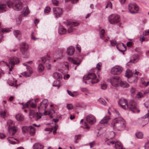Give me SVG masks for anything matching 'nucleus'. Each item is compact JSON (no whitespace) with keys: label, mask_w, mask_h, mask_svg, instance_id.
I'll return each instance as SVG.
<instances>
[{"label":"nucleus","mask_w":149,"mask_h":149,"mask_svg":"<svg viewBox=\"0 0 149 149\" xmlns=\"http://www.w3.org/2000/svg\"><path fill=\"white\" fill-rule=\"evenodd\" d=\"M125 120L121 117H118L113 119L111 124V126L114 130L122 131L126 127Z\"/></svg>","instance_id":"f03ea898"},{"label":"nucleus","mask_w":149,"mask_h":149,"mask_svg":"<svg viewBox=\"0 0 149 149\" xmlns=\"http://www.w3.org/2000/svg\"><path fill=\"white\" fill-rule=\"evenodd\" d=\"M53 76L56 79L58 80L62 78V77L61 74L57 72H55L54 73Z\"/></svg>","instance_id":"473e14b6"},{"label":"nucleus","mask_w":149,"mask_h":149,"mask_svg":"<svg viewBox=\"0 0 149 149\" xmlns=\"http://www.w3.org/2000/svg\"><path fill=\"white\" fill-rule=\"evenodd\" d=\"M15 118L17 121L20 122L23 121L24 119V118L23 115L20 113L17 114L15 116Z\"/></svg>","instance_id":"393cba45"},{"label":"nucleus","mask_w":149,"mask_h":149,"mask_svg":"<svg viewBox=\"0 0 149 149\" xmlns=\"http://www.w3.org/2000/svg\"><path fill=\"white\" fill-rule=\"evenodd\" d=\"M33 100H29L26 103L23 105V106L22 109H24L28 107L29 105H30L31 107L32 108H36V105L32 102Z\"/></svg>","instance_id":"dca6fc26"},{"label":"nucleus","mask_w":149,"mask_h":149,"mask_svg":"<svg viewBox=\"0 0 149 149\" xmlns=\"http://www.w3.org/2000/svg\"><path fill=\"white\" fill-rule=\"evenodd\" d=\"M67 91L68 94L70 96L72 97H74L75 96L74 94L70 91H69L68 90H67Z\"/></svg>","instance_id":"69168bd1"},{"label":"nucleus","mask_w":149,"mask_h":149,"mask_svg":"<svg viewBox=\"0 0 149 149\" xmlns=\"http://www.w3.org/2000/svg\"><path fill=\"white\" fill-rule=\"evenodd\" d=\"M43 146L39 143H36L33 147V149H43Z\"/></svg>","instance_id":"b1692460"},{"label":"nucleus","mask_w":149,"mask_h":149,"mask_svg":"<svg viewBox=\"0 0 149 149\" xmlns=\"http://www.w3.org/2000/svg\"><path fill=\"white\" fill-rule=\"evenodd\" d=\"M129 108L130 110L132 111L134 113H138L139 112V110L136 109V103L133 101H131L129 103Z\"/></svg>","instance_id":"9b49d317"},{"label":"nucleus","mask_w":149,"mask_h":149,"mask_svg":"<svg viewBox=\"0 0 149 149\" xmlns=\"http://www.w3.org/2000/svg\"><path fill=\"white\" fill-rule=\"evenodd\" d=\"M13 61V60L10 59L9 61V64L11 65V67L10 68V65H8V66H9V71H12L13 69V67L14 65L15 64H17V63L16 62H15L14 61Z\"/></svg>","instance_id":"cd10ccee"},{"label":"nucleus","mask_w":149,"mask_h":149,"mask_svg":"<svg viewBox=\"0 0 149 149\" xmlns=\"http://www.w3.org/2000/svg\"><path fill=\"white\" fill-rule=\"evenodd\" d=\"M136 137L139 139H142L143 136V134L141 132H138L136 133Z\"/></svg>","instance_id":"58836bf2"},{"label":"nucleus","mask_w":149,"mask_h":149,"mask_svg":"<svg viewBox=\"0 0 149 149\" xmlns=\"http://www.w3.org/2000/svg\"><path fill=\"white\" fill-rule=\"evenodd\" d=\"M51 9L49 7L47 6L45 7L44 10V12L45 13H48L50 12Z\"/></svg>","instance_id":"603ef678"},{"label":"nucleus","mask_w":149,"mask_h":149,"mask_svg":"<svg viewBox=\"0 0 149 149\" xmlns=\"http://www.w3.org/2000/svg\"><path fill=\"white\" fill-rule=\"evenodd\" d=\"M6 137V135L3 133H0V139H2Z\"/></svg>","instance_id":"0e129e2a"},{"label":"nucleus","mask_w":149,"mask_h":149,"mask_svg":"<svg viewBox=\"0 0 149 149\" xmlns=\"http://www.w3.org/2000/svg\"><path fill=\"white\" fill-rule=\"evenodd\" d=\"M84 80L91 79V82L92 84H95L98 82L99 80L96 79L95 74L93 73H88L87 74L84 76Z\"/></svg>","instance_id":"7ed1b4c3"},{"label":"nucleus","mask_w":149,"mask_h":149,"mask_svg":"<svg viewBox=\"0 0 149 149\" xmlns=\"http://www.w3.org/2000/svg\"><path fill=\"white\" fill-rule=\"evenodd\" d=\"M143 34L145 36L149 35V30L148 29L144 31L143 32Z\"/></svg>","instance_id":"4d7b16f0"},{"label":"nucleus","mask_w":149,"mask_h":149,"mask_svg":"<svg viewBox=\"0 0 149 149\" xmlns=\"http://www.w3.org/2000/svg\"><path fill=\"white\" fill-rule=\"evenodd\" d=\"M49 60L50 58L48 56H44L41 58L42 62L45 64L48 63L49 62Z\"/></svg>","instance_id":"bb28decb"},{"label":"nucleus","mask_w":149,"mask_h":149,"mask_svg":"<svg viewBox=\"0 0 149 149\" xmlns=\"http://www.w3.org/2000/svg\"><path fill=\"white\" fill-rule=\"evenodd\" d=\"M144 105L146 108H148L149 105V100L146 102L144 104Z\"/></svg>","instance_id":"774afa93"},{"label":"nucleus","mask_w":149,"mask_h":149,"mask_svg":"<svg viewBox=\"0 0 149 149\" xmlns=\"http://www.w3.org/2000/svg\"><path fill=\"white\" fill-rule=\"evenodd\" d=\"M8 140L10 143L12 144L18 143V140L13 137H9L8 138Z\"/></svg>","instance_id":"5701e85b"},{"label":"nucleus","mask_w":149,"mask_h":149,"mask_svg":"<svg viewBox=\"0 0 149 149\" xmlns=\"http://www.w3.org/2000/svg\"><path fill=\"white\" fill-rule=\"evenodd\" d=\"M119 86L123 88H127L129 87V85L127 82L123 81L121 79V81L120 82Z\"/></svg>","instance_id":"c756f323"},{"label":"nucleus","mask_w":149,"mask_h":149,"mask_svg":"<svg viewBox=\"0 0 149 149\" xmlns=\"http://www.w3.org/2000/svg\"><path fill=\"white\" fill-rule=\"evenodd\" d=\"M111 45L113 46H114L115 45H116V47L117 49H118L119 51L121 52H123L125 51V50H122L120 49L118 47V45H117V42L116 41L114 40H112L111 41Z\"/></svg>","instance_id":"72a5a7b5"},{"label":"nucleus","mask_w":149,"mask_h":149,"mask_svg":"<svg viewBox=\"0 0 149 149\" xmlns=\"http://www.w3.org/2000/svg\"><path fill=\"white\" fill-rule=\"evenodd\" d=\"M13 34L16 37L19 38L21 36V33L20 31L16 30L14 31Z\"/></svg>","instance_id":"2f4dec72"},{"label":"nucleus","mask_w":149,"mask_h":149,"mask_svg":"<svg viewBox=\"0 0 149 149\" xmlns=\"http://www.w3.org/2000/svg\"><path fill=\"white\" fill-rule=\"evenodd\" d=\"M27 69L26 71L22 73V74L26 77H30L33 72L30 66H27L26 67Z\"/></svg>","instance_id":"ddd939ff"},{"label":"nucleus","mask_w":149,"mask_h":149,"mask_svg":"<svg viewBox=\"0 0 149 149\" xmlns=\"http://www.w3.org/2000/svg\"><path fill=\"white\" fill-rule=\"evenodd\" d=\"M65 23L66 25L68 27V33H71L74 30L73 26H76L79 25V23L77 22H72L70 21H67Z\"/></svg>","instance_id":"39448f33"},{"label":"nucleus","mask_w":149,"mask_h":149,"mask_svg":"<svg viewBox=\"0 0 149 149\" xmlns=\"http://www.w3.org/2000/svg\"><path fill=\"white\" fill-rule=\"evenodd\" d=\"M95 144V141H93L89 143V145H90V148H92Z\"/></svg>","instance_id":"338daca9"},{"label":"nucleus","mask_w":149,"mask_h":149,"mask_svg":"<svg viewBox=\"0 0 149 149\" xmlns=\"http://www.w3.org/2000/svg\"><path fill=\"white\" fill-rule=\"evenodd\" d=\"M102 65V63L100 62L97 63L96 67L97 68L98 70H100V67Z\"/></svg>","instance_id":"680f3d73"},{"label":"nucleus","mask_w":149,"mask_h":149,"mask_svg":"<svg viewBox=\"0 0 149 149\" xmlns=\"http://www.w3.org/2000/svg\"><path fill=\"white\" fill-rule=\"evenodd\" d=\"M7 112L6 111H2L0 113V116L1 117L3 118H4L6 115Z\"/></svg>","instance_id":"09e8293b"},{"label":"nucleus","mask_w":149,"mask_h":149,"mask_svg":"<svg viewBox=\"0 0 149 149\" xmlns=\"http://www.w3.org/2000/svg\"><path fill=\"white\" fill-rule=\"evenodd\" d=\"M109 23L111 24H116L120 21V16L116 14H112L108 17Z\"/></svg>","instance_id":"20e7f679"},{"label":"nucleus","mask_w":149,"mask_h":149,"mask_svg":"<svg viewBox=\"0 0 149 149\" xmlns=\"http://www.w3.org/2000/svg\"><path fill=\"white\" fill-rule=\"evenodd\" d=\"M128 9L130 12L132 14L137 13L139 10L138 6L134 3L129 4Z\"/></svg>","instance_id":"0eeeda50"},{"label":"nucleus","mask_w":149,"mask_h":149,"mask_svg":"<svg viewBox=\"0 0 149 149\" xmlns=\"http://www.w3.org/2000/svg\"><path fill=\"white\" fill-rule=\"evenodd\" d=\"M112 5L111 3V2H110V3H109L107 4V5L105 7V8H112Z\"/></svg>","instance_id":"bf43d9fd"},{"label":"nucleus","mask_w":149,"mask_h":149,"mask_svg":"<svg viewBox=\"0 0 149 149\" xmlns=\"http://www.w3.org/2000/svg\"><path fill=\"white\" fill-rule=\"evenodd\" d=\"M7 10L6 6L4 4L0 5V12H3Z\"/></svg>","instance_id":"4c0bfd02"},{"label":"nucleus","mask_w":149,"mask_h":149,"mask_svg":"<svg viewBox=\"0 0 149 149\" xmlns=\"http://www.w3.org/2000/svg\"><path fill=\"white\" fill-rule=\"evenodd\" d=\"M29 48L28 45L26 43H23L20 46V51L23 54L26 53Z\"/></svg>","instance_id":"2eb2a0df"},{"label":"nucleus","mask_w":149,"mask_h":149,"mask_svg":"<svg viewBox=\"0 0 149 149\" xmlns=\"http://www.w3.org/2000/svg\"><path fill=\"white\" fill-rule=\"evenodd\" d=\"M46 65V67L47 69L50 70L51 68V65L49 63V62Z\"/></svg>","instance_id":"e2e57ef3"},{"label":"nucleus","mask_w":149,"mask_h":149,"mask_svg":"<svg viewBox=\"0 0 149 149\" xmlns=\"http://www.w3.org/2000/svg\"><path fill=\"white\" fill-rule=\"evenodd\" d=\"M86 120L88 122L91 124H93L96 122L95 117L92 115H89L86 117Z\"/></svg>","instance_id":"4468645a"},{"label":"nucleus","mask_w":149,"mask_h":149,"mask_svg":"<svg viewBox=\"0 0 149 149\" xmlns=\"http://www.w3.org/2000/svg\"><path fill=\"white\" fill-rule=\"evenodd\" d=\"M132 73L131 70L128 69L127 70L125 73V77L128 78H130L132 76Z\"/></svg>","instance_id":"c9c22d12"},{"label":"nucleus","mask_w":149,"mask_h":149,"mask_svg":"<svg viewBox=\"0 0 149 149\" xmlns=\"http://www.w3.org/2000/svg\"><path fill=\"white\" fill-rule=\"evenodd\" d=\"M98 101L101 104L105 105L106 104V102L105 100L102 98H100L98 100Z\"/></svg>","instance_id":"ea45409f"},{"label":"nucleus","mask_w":149,"mask_h":149,"mask_svg":"<svg viewBox=\"0 0 149 149\" xmlns=\"http://www.w3.org/2000/svg\"><path fill=\"white\" fill-rule=\"evenodd\" d=\"M58 32L59 34L62 35L66 33V30L63 26H60Z\"/></svg>","instance_id":"7c9ffc66"},{"label":"nucleus","mask_w":149,"mask_h":149,"mask_svg":"<svg viewBox=\"0 0 149 149\" xmlns=\"http://www.w3.org/2000/svg\"><path fill=\"white\" fill-rule=\"evenodd\" d=\"M53 4L55 6H57L58 4V1L57 0H52Z\"/></svg>","instance_id":"13d9d810"},{"label":"nucleus","mask_w":149,"mask_h":149,"mask_svg":"<svg viewBox=\"0 0 149 149\" xmlns=\"http://www.w3.org/2000/svg\"><path fill=\"white\" fill-rule=\"evenodd\" d=\"M143 97V94L141 92H139L136 95V97L137 98H141Z\"/></svg>","instance_id":"5fc2aeb1"},{"label":"nucleus","mask_w":149,"mask_h":149,"mask_svg":"<svg viewBox=\"0 0 149 149\" xmlns=\"http://www.w3.org/2000/svg\"><path fill=\"white\" fill-rule=\"evenodd\" d=\"M7 123L8 126V127H12V125L14 124L13 121L11 120H8L7 121Z\"/></svg>","instance_id":"de8ad7c7"},{"label":"nucleus","mask_w":149,"mask_h":149,"mask_svg":"<svg viewBox=\"0 0 149 149\" xmlns=\"http://www.w3.org/2000/svg\"><path fill=\"white\" fill-rule=\"evenodd\" d=\"M119 106L123 109H127L129 108L127 100L123 98H121L118 101Z\"/></svg>","instance_id":"9d476101"},{"label":"nucleus","mask_w":149,"mask_h":149,"mask_svg":"<svg viewBox=\"0 0 149 149\" xmlns=\"http://www.w3.org/2000/svg\"><path fill=\"white\" fill-rule=\"evenodd\" d=\"M7 4L8 7L11 8H13L14 4L11 1H8L7 2Z\"/></svg>","instance_id":"37998d69"},{"label":"nucleus","mask_w":149,"mask_h":149,"mask_svg":"<svg viewBox=\"0 0 149 149\" xmlns=\"http://www.w3.org/2000/svg\"><path fill=\"white\" fill-rule=\"evenodd\" d=\"M48 105V100L47 99H45L41 102L38 106V113H35L33 110H30L29 114V116L31 118L34 117H36L37 119L40 118L42 115L41 111H44V114L46 115L47 114V112L45 111V109L47 107Z\"/></svg>","instance_id":"f257e3e1"},{"label":"nucleus","mask_w":149,"mask_h":149,"mask_svg":"<svg viewBox=\"0 0 149 149\" xmlns=\"http://www.w3.org/2000/svg\"><path fill=\"white\" fill-rule=\"evenodd\" d=\"M143 34L145 36L149 35V30L148 29L144 31L143 32Z\"/></svg>","instance_id":"6e6d98bb"},{"label":"nucleus","mask_w":149,"mask_h":149,"mask_svg":"<svg viewBox=\"0 0 149 149\" xmlns=\"http://www.w3.org/2000/svg\"><path fill=\"white\" fill-rule=\"evenodd\" d=\"M29 133L31 135L33 136L35 133V129L32 126L29 127Z\"/></svg>","instance_id":"f704fd0d"},{"label":"nucleus","mask_w":149,"mask_h":149,"mask_svg":"<svg viewBox=\"0 0 149 149\" xmlns=\"http://www.w3.org/2000/svg\"><path fill=\"white\" fill-rule=\"evenodd\" d=\"M108 136V138H106L105 139L106 141H108V140H109L110 139H111L113 138L115 135V133L113 131H111L109 132H108L107 134Z\"/></svg>","instance_id":"a211bd4d"},{"label":"nucleus","mask_w":149,"mask_h":149,"mask_svg":"<svg viewBox=\"0 0 149 149\" xmlns=\"http://www.w3.org/2000/svg\"><path fill=\"white\" fill-rule=\"evenodd\" d=\"M145 149H149V141L145 143Z\"/></svg>","instance_id":"052dcab7"},{"label":"nucleus","mask_w":149,"mask_h":149,"mask_svg":"<svg viewBox=\"0 0 149 149\" xmlns=\"http://www.w3.org/2000/svg\"><path fill=\"white\" fill-rule=\"evenodd\" d=\"M53 12L56 17H61L63 14V11L62 8L56 7L53 8Z\"/></svg>","instance_id":"1a4fd4ad"},{"label":"nucleus","mask_w":149,"mask_h":149,"mask_svg":"<svg viewBox=\"0 0 149 149\" xmlns=\"http://www.w3.org/2000/svg\"><path fill=\"white\" fill-rule=\"evenodd\" d=\"M139 56L138 55H133L131 58L130 62L133 63L137 62L139 60Z\"/></svg>","instance_id":"6ab92c4d"},{"label":"nucleus","mask_w":149,"mask_h":149,"mask_svg":"<svg viewBox=\"0 0 149 149\" xmlns=\"http://www.w3.org/2000/svg\"><path fill=\"white\" fill-rule=\"evenodd\" d=\"M29 13V11L27 7L24 8L22 11V15L25 17L28 15Z\"/></svg>","instance_id":"c85d7f7f"},{"label":"nucleus","mask_w":149,"mask_h":149,"mask_svg":"<svg viewBox=\"0 0 149 149\" xmlns=\"http://www.w3.org/2000/svg\"><path fill=\"white\" fill-rule=\"evenodd\" d=\"M67 108L68 110H70L73 109V106L72 104H68L67 105Z\"/></svg>","instance_id":"864d4df0"},{"label":"nucleus","mask_w":149,"mask_h":149,"mask_svg":"<svg viewBox=\"0 0 149 149\" xmlns=\"http://www.w3.org/2000/svg\"><path fill=\"white\" fill-rule=\"evenodd\" d=\"M29 129V127H28L26 126H24L22 127V131L23 133H26L28 131Z\"/></svg>","instance_id":"a18cd8bd"},{"label":"nucleus","mask_w":149,"mask_h":149,"mask_svg":"<svg viewBox=\"0 0 149 149\" xmlns=\"http://www.w3.org/2000/svg\"><path fill=\"white\" fill-rule=\"evenodd\" d=\"M10 59L13 60V61H14V62H15L17 63V64L19 63V60L18 58H17V57H14L13 58H10L9 60V61Z\"/></svg>","instance_id":"79ce46f5"},{"label":"nucleus","mask_w":149,"mask_h":149,"mask_svg":"<svg viewBox=\"0 0 149 149\" xmlns=\"http://www.w3.org/2000/svg\"><path fill=\"white\" fill-rule=\"evenodd\" d=\"M105 31L103 29H102L100 33V37L101 38L103 39L104 36Z\"/></svg>","instance_id":"a19ab883"},{"label":"nucleus","mask_w":149,"mask_h":149,"mask_svg":"<svg viewBox=\"0 0 149 149\" xmlns=\"http://www.w3.org/2000/svg\"><path fill=\"white\" fill-rule=\"evenodd\" d=\"M115 147L116 149H121L123 145L120 141L116 140Z\"/></svg>","instance_id":"a878e982"},{"label":"nucleus","mask_w":149,"mask_h":149,"mask_svg":"<svg viewBox=\"0 0 149 149\" xmlns=\"http://www.w3.org/2000/svg\"><path fill=\"white\" fill-rule=\"evenodd\" d=\"M81 134H79L76 135L74 137V143H77V140L80 139L81 138Z\"/></svg>","instance_id":"49530a36"},{"label":"nucleus","mask_w":149,"mask_h":149,"mask_svg":"<svg viewBox=\"0 0 149 149\" xmlns=\"http://www.w3.org/2000/svg\"><path fill=\"white\" fill-rule=\"evenodd\" d=\"M23 7V5L20 1H18L16 2L13 6V8L17 11H19L22 10Z\"/></svg>","instance_id":"f8f14e48"},{"label":"nucleus","mask_w":149,"mask_h":149,"mask_svg":"<svg viewBox=\"0 0 149 149\" xmlns=\"http://www.w3.org/2000/svg\"><path fill=\"white\" fill-rule=\"evenodd\" d=\"M44 67L42 64H40L38 67V70L40 72H42L44 70Z\"/></svg>","instance_id":"c03bdc74"},{"label":"nucleus","mask_w":149,"mask_h":149,"mask_svg":"<svg viewBox=\"0 0 149 149\" xmlns=\"http://www.w3.org/2000/svg\"><path fill=\"white\" fill-rule=\"evenodd\" d=\"M107 87V85L106 84L103 83L101 85V88L102 90H105Z\"/></svg>","instance_id":"3c124183"},{"label":"nucleus","mask_w":149,"mask_h":149,"mask_svg":"<svg viewBox=\"0 0 149 149\" xmlns=\"http://www.w3.org/2000/svg\"><path fill=\"white\" fill-rule=\"evenodd\" d=\"M17 130V128L15 127H8V131L10 135H14Z\"/></svg>","instance_id":"f3484780"},{"label":"nucleus","mask_w":149,"mask_h":149,"mask_svg":"<svg viewBox=\"0 0 149 149\" xmlns=\"http://www.w3.org/2000/svg\"><path fill=\"white\" fill-rule=\"evenodd\" d=\"M68 60L70 62L74 64L77 65V66H78L80 64V63L78 62L77 61L73 59L71 57H68Z\"/></svg>","instance_id":"e433bc0d"},{"label":"nucleus","mask_w":149,"mask_h":149,"mask_svg":"<svg viewBox=\"0 0 149 149\" xmlns=\"http://www.w3.org/2000/svg\"><path fill=\"white\" fill-rule=\"evenodd\" d=\"M75 49L74 47L70 46L69 47L67 50V53L69 55H72L74 53Z\"/></svg>","instance_id":"412c9836"},{"label":"nucleus","mask_w":149,"mask_h":149,"mask_svg":"<svg viewBox=\"0 0 149 149\" xmlns=\"http://www.w3.org/2000/svg\"><path fill=\"white\" fill-rule=\"evenodd\" d=\"M110 140L111 139H110L109 140H108V141H109V142L107 143V144L108 145H111L114 144L115 145L116 140L111 141Z\"/></svg>","instance_id":"8fccbe9b"},{"label":"nucleus","mask_w":149,"mask_h":149,"mask_svg":"<svg viewBox=\"0 0 149 149\" xmlns=\"http://www.w3.org/2000/svg\"><path fill=\"white\" fill-rule=\"evenodd\" d=\"M123 70L122 67L120 66L116 65L111 69V72L112 74H113L118 75L121 73Z\"/></svg>","instance_id":"6e6552de"},{"label":"nucleus","mask_w":149,"mask_h":149,"mask_svg":"<svg viewBox=\"0 0 149 149\" xmlns=\"http://www.w3.org/2000/svg\"><path fill=\"white\" fill-rule=\"evenodd\" d=\"M58 129L57 127L56 126H54L52 127L51 128H47L45 129V130L46 131H53V133L54 134H55L56 132V131Z\"/></svg>","instance_id":"4be33fe9"},{"label":"nucleus","mask_w":149,"mask_h":149,"mask_svg":"<svg viewBox=\"0 0 149 149\" xmlns=\"http://www.w3.org/2000/svg\"><path fill=\"white\" fill-rule=\"evenodd\" d=\"M121 81V79L118 76L113 77L110 79V82L111 85L115 87L119 86Z\"/></svg>","instance_id":"423d86ee"},{"label":"nucleus","mask_w":149,"mask_h":149,"mask_svg":"<svg viewBox=\"0 0 149 149\" xmlns=\"http://www.w3.org/2000/svg\"><path fill=\"white\" fill-rule=\"evenodd\" d=\"M110 119L111 118L109 115L106 116L102 119L100 121V123L101 124L107 123Z\"/></svg>","instance_id":"aec40b11"}]
</instances>
